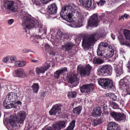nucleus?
I'll list each match as a JSON object with an SVG mask.
<instances>
[{
  "label": "nucleus",
  "instance_id": "nucleus-56",
  "mask_svg": "<svg viewBox=\"0 0 130 130\" xmlns=\"http://www.w3.org/2000/svg\"><path fill=\"white\" fill-rule=\"evenodd\" d=\"M38 26L39 28H40V29H39V31H42V25H38Z\"/></svg>",
  "mask_w": 130,
  "mask_h": 130
},
{
  "label": "nucleus",
  "instance_id": "nucleus-50",
  "mask_svg": "<svg viewBox=\"0 0 130 130\" xmlns=\"http://www.w3.org/2000/svg\"><path fill=\"white\" fill-rule=\"evenodd\" d=\"M9 57H7L4 58L3 60V61L5 63H6L9 60Z\"/></svg>",
  "mask_w": 130,
  "mask_h": 130
},
{
  "label": "nucleus",
  "instance_id": "nucleus-32",
  "mask_svg": "<svg viewBox=\"0 0 130 130\" xmlns=\"http://www.w3.org/2000/svg\"><path fill=\"white\" fill-rule=\"evenodd\" d=\"M124 35L127 40H130V31L124 29L123 31Z\"/></svg>",
  "mask_w": 130,
  "mask_h": 130
},
{
  "label": "nucleus",
  "instance_id": "nucleus-30",
  "mask_svg": "<svg viewBox=\"0 0 130 130\" xmlns=\"http://www.w3.org/2000/svg\"><path fill=\"white\" fill-rule=\"evenodd\" d=\"M118 39L121 45H127V42H126V40L123 38V36L119 35L118 37Z\"/></svg>",
  "mask_w": 130,
  "mask_h": 130
},
{
  "label": "nucleus",
  "instance_id": "nucleus-7",
  "mask_svg": "<svg viewBox=\"0 0 130 130\" xmlns=\"http://www.w3.org/2000/svg\"><path fill=\"white\" fill-rule=\"evenodd\" d=\"M110 115L112 117L117 121H122L124 122L126 119V115L123 113L111 111Z\"/></svg>",
  "mask_w": 130,
  "mask_h": 130
},
{
  "label": "nucleus",
  "instance_id": "nucleus-49",
  "mask_svg": "<svg viewBox=\"0 0 130 130\" xmlns=\"http://www.w3.org/2000/svg\"><path fill=\"white\" fill-rule=\"evenodd\" d=\"M20 67H24L26 64V62L24 61L20 62Z\"/></svg>",
  "mask_w": 130,
  "mask_h": 130
},
{
  "label": "nucleus",
  "instance_id": "nucleus-37",
  "mask_svg": "<svg viewBox=\"0 0 130 130\" xmlns=\"http://www.w3.org/2000/svg\"><path fill=\"white\" fill-rule=\"evenodd\" d=\"M106 96L109 97L110 98L114 101H116L117 97L114 94L111 93H107Z\"/></svg>",
  "mask_w": 130,
  "mask_h": 130
},
{
  "label": "nucleus",
  "instance_id": "nucleus-26",
  "mask_svg": "<svg viewBox=\"0 0 130 130\" xmlns=\"http://www.w3.org/2000/svg\"><path fill=\"white\" fill-rule=\"evenodd\" d=\"M114 70L116 73V75L117 77L123 74V72L122 67H120L119 65H114Z\"/></svg>",
  "mask_w": 130,
  "mask_h": 130
},
{
  "label": "nucleus",
  "instance_id": "nucleus-33",
  "mask_svg": "<svg viewBox=\"0 0 130 130\" xmlns=\"http://www.w3.org/2000/svg\"><path fill=\"white\" fill-rule=\"evenodd\" d=\"M46 70L43 67H37L36 68V72L37 74L39 75L40 73H44Z\"/></svg>",
  "mask_w": 130,
  "mask_h": 130
},
{
  "label": "nucleus",
  "instance_id": "nucleus-11",
  "mask_svg": "<svg viewBox=\"0 0 130 130\" xmlns=\"http://www.w3.org/2000/svg\"><path fill=\"white\" fill-rule=\"evenodd\" d=\"M99 21L98 19L97 14L94 13L91 16L90 18L88 20V25L91 27H97Z\"/></svg>",
  "mask_w": 130,
  "mask_h": 130
},
{
  "label": "nucleus",
  "instance_id": "nucleus-21",
  "mask_svg": "<svg viewBox=\"0 0 130 130\" xmlns=\"http://www.w3.org/2000/svg\"><path fill=\"white\" fill-rule=\"evenodd\" d=\"M11 102L6 99L3 102L4 105L5 107L7 109L15 108L17 107V104H14Z\"/></svg>",
  "mask_w": 130,
  "mask_h": 130
},
{
  "label": "nucleus",
  "instance_id": "nucleus-10",
  "mask_svg": "<svg viewBox=\"0 0 130 130\" xmlns=\"http://www.w3.org/2000/svg\"><path fill=\"white\" fill-rule=\"evenodd\" d=\"M4 6L5 8L12 11L16 10L17 8V3L12 1H6L4 4Z\"/></svg>",
  "mask_w": 130,
  "mask_h": 130
},
{
  "label": "nucleus",
  "instance_id": "nucleus-25",
  "mask_svg": "<svg viewBox=\"0 0 130 130\" xmlns=\"http://www.w3.org/2000/svg\"><path fill=\"white\" fill-rule=\"evenodd\" d=\"M102 113V111L100 107H96L93 110L92 115L94 117H99L100 116Z\"/></svg>",
  "mask_w": 130,
  "mask_h": 130
},
{
  "label": "nucleus",
  "instance_id": "nucleus-8",
  "mask_svg": "<svg viewBox=\"0 0 130 130\" xmlns=\"http://www.w3.org/2000/svg\"><path fill=\"white\" fill-rule=\"evenodd\" d=\"M111 67L110 65H105L101 66L97 70L98 73L102 74L110 75L111 74Z\"/></svg>",
  "mask_w": 130,
  "mask_h": 130
},
{
  "label": "nucleus",
  "instance_id": "nucleus-6",
  "mask_svg": "<svg viewBox=\"0 0 130 130\" xmlns=\"http://www.w3.org/2000/svg\"><path fill=\"white\" fill-rule=\"evenodd\" d=\"M66 122L64 121H59L52 126H47L42 129V130H61L66 126Z\"/></svg>",
  "mask_w": 130,
  "mask_h": 130
},
{
  "label": "nucleus",
  "instance_id": "nucleus-36",
  "mask_svg": "<svg viewBox=\"0 0 130 130\" xmlns=\"http://www.w3.org/2000/svg\"><path fill=\"white\" fill-rule=\"evenodd\" d=\"M75 120H72L70 123V125L68 126L66 130H73L75 126Z\"/></svg>",
  "mask_w": 130,
  "mask_h": 130
},
{
  "label": "nucleus",
  "instance_id": "nucleus-16",
  "mask_svg": "<svg viewBox=\"0 0 130 130\" xmlns=\"http://www.w3.org/2000/svg\"><path fill=\"white\" fill-rule=\"evenodd\" d=\"M68 83L71 84L73 85L72 86L70 87H73L77 85L78 82L76 75L74 74L69 75L68 76Z\"/></svg>",
  "mask_w": 130,
  "mask_h": 130
},
{
  "label": "nucleus",
  "instance_id": "nucleus-40",
  "mask_svg": "<svg viewBox=\"0 0 130 130\" xmlns=\"http://www.w3.org/2000/svg\"><path fill=\"white\" fill-rule=\"evenodd\" d=\"M50 66L51 64L49 63V61H47L43 64L42 67L46 71L50 68Z\"/></svg>",
  "mask_w": 130,
  "mask_h": 130
},
{
  "label": "nucleus",
  "instance_id": "nucleus-3",
  "mask_svg": "<svg viewBox=\"0 0 130 130\" xmlns=\"http://www.w3.org/2000/svg\"><path fill=\"white\" fill-rule=\"evenodd\" d=\"M92 67L89 64L85 66L79 65L77 67V70L79 72L81 77H88L90 76Z\"/></svg>",
  "mask_w": 130,
  "mask_h": 130
},
{
  "label": "nucleus",
  "instance_id": "nucleus-58",
  "mask_svg": "<svg viewBox=\"0 0 130 130\" xmlns=\"http://www.w3.org/2000/svg\"><path fill=\"white\" fill-rule=\"evenodd\" d=\"M64 38L66 39H68L69 38V36L67 34H66L64 36Z\"/></svg>",
  "mask_w": 130,
  "mask_h": 130
},
{
  "label": "nucleus",
  "instance_id": "nucleus-31",
  "mask_svg": "<svg viewBox=\"0 0 130 130\" xmlns=\"http://www.w3.org/2000/svg\"><path fill=\"white\" fill-rule=\"evenodd\" d=\"M77 93L75 91H72L68 92L67 94V96L68 98L70 99L75 98L77 96Z\"/></svg>",
  "mask_w": 130,
  "mask_h": 130
},
{
  "label": "nucleus",
  "instance_id": "nucleus-15",
  "mask_svg": "<svg viewBox=\"0 0 130 130\" xmlns=\"http://www.w3.org/2000/svg\"><path fill=\"white\" fill-rule=\"evenodd\" d=\"M57 10V7L56 4L53 3L48 6L47 8V13L51 15L55 14L56 13Z\"/></svg>",
  "mask_w": 130,
  "mask_h": 130
},
{
  "label": "nucleus",
  "instance_id": "nucleus-13",
  "mask_svg": "<svg viewBox=\"0 0 130 130\" xmlns=\"http://www.w3.org/2000/svg\"><path fill=\"white\" fill-rule=\"evenodd\" d=\"M18 97L17 93L11 92L7 95L6 99L10 102L16 104V102L17 100Z\"/></svg>",
  "mask_w": 130,
  "mask_h": 130
},
{
  "label": "nucleus",
  "instance_id": "nucleus-54",
  "mask_svg": "<svg viewBox=\"0 0 130 130\" xmlns=\"http://www.w3.org/2000/svg\"><path fill=\"white\" fill-rule=\"evenodd\" d=\"M34 71L32 70H30L29 71V73L30 75L33 74H34Z\"/></svg>",
  "mask_w": 130,
  "mask_h": 130
},
{
  "label": "nucleus",
  "instance_id": "nucleus-2",
  "mask_svg": "<svg viewBox=\"0 0 130 130\" xmlns=\"http://www.w3.org/2000/svg\"><path fill=\"white\" fill-rule=\"evenodd\" d=\"M104 36V33L99 32L88 35L87 36H83L82 46L84 48L88 49L90 46L93 45L94 42L97 41V39Z\"/></svg>",
  "mask_w": 130,
  "mask_h": 130
},
{
  "label": "nucleus",
  "instance_id": "nucleus-4",
  "mask_svg": "<svg viewBox=\"0 0 130 130\" xmlns=\"http://www.w3.org/2000/svg\"><path fill=\"white\" fill-rule=\"evenodd\" d=\"M36 20L27 16L24 17L22 25L26 28L29 29L35 27L36 25Z\"/></svg>",
  "mask_w": 130,
  "mask_h": 130
},
{
  "label": "nucleus",
  "instance_id": "nucleus-52",
  "mask_svg": "<svg viewBox=\"0 0 130 130\" xmlns=\"http://www.w3.org/2000/svg\"><path fill=\"white\" fill-rule=\"evenodd\" d=\"M30 50L29 49H24L22 50V52L24 53H27L29 52Z\"/></svg>",
  "mask_w": 130,
  "mask_h": 130
},
{
  "label": "nucleus",
  "instance_id": "nucleus-53",
  "mask_svg": "<svg viewBox=\"0 0 130 130\" xmlns=\"http://www.w3.org/2000/svg\"><path fill=\"white\" fill-rule=\"evenodd\" d=\"M14 21L13 19H10L8 21V22L10 24H11L14 22Z\"/></svg>",
  "mask_w": 130,
  "mask_h": 130
},
{
  "label": "nucleus",
  "instance_id": "nucleus-20",
  "mask_svg": "<svg viewBox=\"0 0 130 130\" xmlns=\"http://www.w3.org/2000/svg\"><path fill=\"white\" fill-rule=\"evenodd\" d=\"M107 130H120L119 125L117 123L114 122L109 123Z\"/></svg>",
  "mask_w": 130,
  "mask_h": 130
},
{
  "label": "nucleus",
  "instance_id": "nucleus-59",
  "mask_svg": "<svg viewBox=\"0 0 130 130\" xmlns=\"http://www.w3.org/2000/svg\"><path fill=\"white\" fill-rule=\"evenodd\" d=\"M111 36L113 40H114L115 39V36L113 34H111Z\"/></svg>",
  "mask_w": 130,
  "mask_h": 130
},
{
  "label": "nucleus",
  "instance_id": "nucleus-47",
  "mask_svg": "<svg viewBox=\"0 0 130 130\" xmlns=\"http://www.w3.org/2000/svg\"><path fill=\"white\" fill-rule=\"evenodd\" d=\"M57 35L60 38H61L63 35V34L62 32L60 30H58V32H57Z\"/></svg>",
  "mask_w": 130,
  "mask_h": 130
},
{
  "label": "nucleus",
  "instance_id": "nucleus-38",
  "mask_svg": "<svg viewBox=\"0 0 130 130\" xmlns=\"http://www.w3.org/2000/svg\"><path fill=\"white\" fill-rule=\"evenodd\" d=\"M33 3V4L36 5V6L38 7H41V6H42V4L40 2V0H32Z\"/></svg>",
  "mask_w": 130,
  "mask_h": 130
},
{
  "label": "nucleus",
  "instance_id": "nucleus-60",
  "mask_svg": "<svg viewBox=\"0 0 130 130\" xmlns=\"http://www.w3.org/2000/svg\"><path fill=\"white\" fill-rule=\"evenodd\" d=\"M123 16L126 19H128V15H127L126 14H124L123 15Z\"/></svg>",
  "mask_w": 130,
  "mask_h": 130
},
{
  "label": "nucleus",
  "instance_id": "nucleus-42",
  "mask_svg": "<svg viewBox=\"0 0 130 130\" xmlns=\"http://www.w3.org/2000/svg\"><path fill=\"white\" fill-rule=\"evenodd\" d=\"M9 122L13 127L17 126V125L16 124L15 120L13 119H10L9 120Z\"/></svg>",
  "mask_w": 130,
  "mask_h": 130
},
{
  "label": "nucleus",
  "instance_id": "nucleus-41",
  "mask_svg": "<svg viewBox=\"0 0 130 130\" xmlns=\"http://www.w3.org/2000/svg\"><path fill=\"white\" fill-rule=\"evenodd\" d=\"M110 104L112 107L114 109H117L119 108L118 105L114 102H111Z\"/></svg>",
  "mask_w": 130,
  "mask_h": 130
},
{
  "label": "nucleus",
  "instance_id": "nucleus-19",
  "mask_svg": "<svg viewBox=\"0 0 130 130\" xmlns=\"http://www.w3.org/2000/svg\"><path fill=\"white\" fill-rule=\"evenodd\" d=\"M15 72L18 77L23 78L27 76V74L22 68H20L15 70Z\"/></svg>",
  "mask_w": 130,
  "mask_h": 130
},
{
  "label": "nucleus",
  "instance_id": "nucleus-12",
  "mask_svg": "<svg viewBox=\"0 0 130 130\" xmlns=\"http://www.w3.org/2000/svg\"><path fill=\"white\" fill-rule=\"evenodd\" d=\"M108 44L105 42H101L99 45L97 50V52L98 55H101L102 53L105 52L104 51L105 48L107 47L108 46Z\"/></svg>",
  "mask_w": 130,
  "mask_h": 130
},
{
  "label": "nucleus",
  "instance_id": "nucleus-34",
  "mask_svg": "<svg viewBox=\"0 0 130 130\" xmlns=\"http://www.w3.org/2000/svg\"><path fill=\"white\" fill-rule=\"evenodd\" d=\"M91 122L92 124L95 126L101 124L102 122L101 119H94L92 120Z\"/></svg>",
  "mask_w": 130,
  "mask_h": 130
},
{
  "label": "nucleus",
  "instance_id": "nucleus-27",
  "mask_svg": "<svg viewBox=\"0 0 130 130\" xmlns=\"http://www.w3.org/2000/svg\"><path fill=\"white\" fill-rule=\"evenodd\" d=\"M67 71V68H64L58 70L54 73V77L55 78H58L61 74H62Z\"/></svg>",
  "mask_w": 130,
  "mask_h": 130
},
{
  "label": "nucleus",
  "instance_id": "nucleus-18",
  "mask_svg": "<svg viewBox=\"0 0 130 130\" xmlns=\"http://www.w3.org/2000/svg\"><path fill=\"white\" fill-rule=\"evenodd\" d=\"M74 45V44L72 42H69L66 43L64 45H62L61 48L63 50L69 53Z\"/></svg>",
  "mask_w": 130,
  "mask_h": 130
},
{
  "label": "nucleus",
  "instance_id": "nucleus-43",
  "mask_svg": "<svg viewBox=\"0 0 130 130\" xmlns=\"http://www.w3.org/2000/svg\"><path fill=\"white\" fill-rule=\"evenodd\" d=\"M83 20V19H82L81 20H79L78 21H77L76 22V24L77 26V27H80L82 26V21Z\"/></svg>",
  "mask_w": 130,
  "mask_h": 130
},
{
  "label": "nucleus",
  "instance_id": "nucleus-23",
  "mask_svg": "<svg viewBox=\"0 0 130 130\" xmlns=\"http://www.w3.org/2000/svg\"><path fill=\"white\" fill-rule=\"evenodd\" d=\"M102 53V55H99L102 57V58H110L114 54V50L113 49H109L107 53L103 52Z\"/></svg>",
  "mask_w": 130,
  "mask_h": 130
},
{
  "label": "nucleus",
  "instance_id": "nucleus-61",
  "mask_svg": "<svg viewBox=\"0 0 130 130\" xmlns=\"http://www.w3.org/2000/svg\"><path fill=\"white\" fill-rule=\"evenodd\" d=\"M123 19V20H124V17L123 16V15H122L121 17H120L119 19V20H121Z\"/></svg>",
  "mask_w": 130,
  "mask_h": 130
},
{
  "label": "nucleus",
  "instance_id": "nucleus-5",
  "mask_svg": "<svg viewBox=\"0 0 130 130\" xmlns=\"http://www.w3.org/2000/svg\"><path fill=\"white\" fill-rule=\"evenodd\" d=\"M98 83L100 85L105 89L111 88L113 86L112 81L109 79L99 78L98 79Z\"/></svg>",
  "mask_w": 130,
  "mask_h": 130
},
{
  "label": "nucleus",
  "instance_id": "nucleus-44",
  "mask_svg": "<svg viewBox=\"0 0 130 130\" xmlns=\"http://www.w3.org/2000/svg\"><path fill=\"white\" fill-rule=\"evenodd\" d=\"M105 0H99V1L98 2H96V3L98 5L103 6L104 4L105 3Z\"/></svg>",
  "mask_w": 130,
  "mask_h": 130
},
{
  "label": "nucleus",
  "instance_id": "nucleus-28",
  "mask_svg": "<svg viewBox=\"0 0 130 130\" xmlns=\"http://www.w3.org/2000/svg\"><path fill=\"white\" fill-rule=\"evenodd\" d=\"M46 50L47 51L50 55L52 56L54 55V50L48 44H46L45 45Z\"/></svg>",
  "mask_w": 130,
  "mask_h": 130
},
{
  "label": "nucleus",
  "instance_id": "nucleus-14",
  "mask_svg": "<svg viewBox=\"0 0 130 130\" xmlns=\"http://www.w3.org/2000/svg\"><path fill=\"white\" fill-rule=\"evenodd\" d=\"M26 117V113L24 111H21L18 112L16 117V120L18 123L22 124Z\"/></svg>",
  "mask_w": 130,
  "mask_h": 130
},
{
  "label": "nucleus",
  "instance_id": "nucleus-63",
  "mask_svg": "<svg viewBox=\"0 0 130 130\" xmlns=\"http://www.w3.org/2000/svg\"><path fill=\"white\" fill-rule=\"evenodd\" d=\"M119 0H112V1L114 2H118Z\"/></svg>",
  "mask_w": 130,
  "mask_h": 130
},
{
  "label": "nucleus",
  "instance_id": "nucleus-55",
  "mask_svg": "<svg viewBox=\"0 0 130 130\" xmlns=\"http://www.w3.org/2000/svg\"><path fill=\"white\" fill-rule=\"evenodd\" d=\"M96 7V5L95 3L93 4L92 6L90 7L91 8V9H93Z\"/></svg>",
  "mask_w": 130,
  "mask_h": 130
},
{
  "label": "nucleus",
  "instance_id": "nucleus-24",
  "mask_svg": "<svg viewBox=\"0 0 130 130\" xmlns=\"http://www.w3.org/2000/svg\"><path fill=\"white\" fill-rule=\"evenodd\" d=\"M80 4L84 6L90 8L92 4L91 0H79Z\"/></svg>",
  "mask_w": 130,
  "mask_h": 130
},
{
  "label": "nucleus",
  "instance_id": "nucleus-17",
  "mask_svg": "<svg viewBox=\"0 0 130 130\" xmlns=\"http://www.w3.org/2000/svg\"><path fill=\"white\" fill-rule=\"evenodd\" d=\"M61 108L58 104L54 105L49 111L50 115H55L56 114H59L61 111Z\"/></svg>",
  "mask_w": 130,
  "mask_h": 130
},
{
  "label": "nucleus",
  "instance_id": "nucleus-29",
  "mask_svg": "<svg viewBox=\"0 0 130 130\" xmlns=\"http://www.w3.org/2000/svg\"><path fill=\"white\" fill-rule=\"evenodd\" d=\"M82 107V106H79L73 109V111L74 114L79 115L81 113Z\"/></svg>",
  "mask_w": 130,
  "mask_h": 130
},
{
  "label": "nucleus",
  "instance_id": "nucleus-35",
  "mask_svg": "<svg viewBox=\"0 0 130 130\" xmlns=\"http://www.w3.org/2000/svg\"><path fill=\"white\" fill-rule=\"evenodd\" d=\"M34 93H37L39 88V86L38 83H34L31 86Z\"/></svg>",
  "mask_w": 130,
  "mask_h": 130
},
{
  "label": "nucleus",
  "instance_id": "nucleus-57",
  "mask_svg": "<svg viewBox=\"0 0 130 130\" xmlns=\"http://www.w3.org/2000/svg\"><path fill=\"white\" fill-rule=\"evenodd\" d=\"M104 17V14H102V15H101L100 16V19L101 20H103V19L104 18L103 17Z\"/></svg>",
  "mask_w": 130,
  "mask_h": 130
},
{
  "label": "nucleus",
  "instance_id": "nucleus-22",
  "mask_svg": "<svg viewBox=\"0 0 130 130\" xmlns=\"http://www.w3.org/2000/svg\"><path fill=\"white\" fill-rule=\"evenodd\" d=\"M119 84L122 87H124L125 89H126L127 88L129 87L130 82L126 78L124 77L123 79L120 80Z\"/></svg>",
  "mask_w": 130,
  "mask_h": 130
},
{
  "label": "nucleus",
  "instance_id": "nucleus-46",
  "mask_svg": "<svg viewBox=\"0 0 130 130\" xmlns=\"http://www.w3.org/2000/svg\"><path fill=\"white\" fill-rule=\"evenodd\" d=\"M10 59L11 61V62L13 63V61H15L17 60V58L15 56H12L10 57Z\"/></svg>",
  "mask_w": 130,
  "mask_h": 130
},
{
  "label": "nucleus",
  "instance_id": "nucleus-51",
  "mask_svg": "<svg viewBox=\"0 0 130 130\" xmlns=\"http://www.w3.org/2000/svg\"><path fill=\"white\" fill-rule=\"evenodd\" d=\"M20 62L18 61H15L14 63L15 66L18 67H20Z\"/></svg>",
  "mask_w": 130,
  "mask_h": 130
},
{
  "label": "nucleus",
  "instance_id": "nucleus-39",
  "mask_svg": "<svg viewBox=\"0 0 130 130\" xmlns=\"http://www.w3.org/2000/svg\"><path fill=\"white\" fill-rule=\"evenodd\" d=\"M93 63L94 64H101L103 62L101 59L95 57L93 59Z\"/></svg>",
  "mask_w": 130,
  "mask_h": 130
},
{
  "label": "nucleus",
  "instance_id": "nucleus-62",
  "mask_svg": "<svg viewBox=\"0 0 130 130\" xmlns=\"http://www.w3.org/2000/svg\"><path fill=\"white\" fill-rule=\"evenodd\" d=\"M31 61L34 62H38V61L35 60H32Z\"/></svg>",
  "mask_w": 130,
  "mask_h": 130
},
{
  "label": "nucleus",
  "instance_id": "nucleus-1",
  "mask_svg": "<svg viewBox=\"0 0 130 130\" xmlns=\"http://www.w3.org/2000/svg\"><path fill=\"white\" fill-rule=\"evenodd\" d=\"M78 7H75L74 5H68L63 7L60 13V16L63 19L69 22H71L72 20V16L77 15L78 13Z\"/></svg>",
  "mask_w": 130,
  "mask_h": 130
},
{
  "label": "nucleus",
  "instance_id": "nucleus-64",
  "mask_svg": "<svg viewBox=\"0 0 130 130\" xmlns=\"http://www.w3.org/2000/svg\"><path fill=\"white\" fill-rule=\"evenodd\" d=\"M115 59H116V57H117L118 56V55H117H117L116 54H115Z\"/></svg>",
  "mask_w": 130,
  "mask_h": 130
},
{
  "label": "nucleus",
  "instance_id": "nucleus-48",
  "mask_svg": "<svg viewBox=\"0 0 130 130\" xmlns=\"http://www.w3.org/2000/svg\"><path fill=\"white\" fill-rule=\"evenodd\" d=\"M69 26L73 27H77V26L76 24V23H75L74 22H72L69 25Z\"/></svg>",
  "mask_w": 130,
  "mask_h": 130
},
{
  "label": "nucleus",
  "instance_id": "nucleus-45",
  "mask_svg": "<svg viewBox=\"0 0 130 130\" xmlns=\"http://www.w3.org/2000/svg\"><path fill=\"white\" fill-rule=\"evenodd\" d=\"M40 8V9H38V10L42 13H44L45 12V9L43 7L41 6V7H38Z\"/></svg>",
  "mask_w": 130,
  "mask_h": 130
},
{
  "label": "nucleus",
  "instance_id": "nucleus-9",
  "mask_svg": "<svg viewBox=\"0 0 130 130\" xmlns=\"http://www.w3.org/2000/svg\"><path fill=\"white\" fill-rule=\"evenodd\" d=\"M94 89L93 85L92 84H84L80 88L81 92L87 94L90 93Z\"/></svg>",
  "mask_w": 130,
  "mask_h": 130
}]
</instances>
